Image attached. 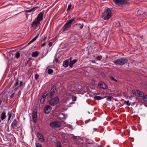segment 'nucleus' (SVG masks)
Listing matches in <instances>:
<instances>
[{"instance_id": "obj_26", "label": "nucleus", "mask_w": 147, "mask_h": 147, "mask_svg": "<svg viewBox=\"0 0 147 147\" xmlns=\"http://www.w3.org/2000/svg\"><path fill=\"white\" fill-rule=\"evenodd\" d=\"M124 103L126 104L128 106H129L131 105V103L129 102V100L125 101Z\"/></svg>"}, {"instance_id": "obj_15", "label": "nucleus", "mask_w": 147, "mask_h": 147, "mask_svg": "<svg viewBox=\"0 0 147 147\" xmlns=\"http://www.w3.org/2000/svg\"><path fill=\"white\" fill-rule=\"evenodd\" d=\"M71 57L70 58V62L69 65L70 67H72L73 65L77 62V60L76 59H74L72 61H71Z\"/></svg>"}, {"instance_id": "obj_46", "label": "nucleus", "mask_w": 147, "mask_h": 147, "mask_svg": "<svg viewBox=\"0 0 147 147\" xmlns=\"http://www.w3.org/2000/svg\"><path fill=\"white\" fill-rule=\"evenodd\" d=\"M46 45V43L45 42L41 45V46L42 47H44V46H45Z\"/></svg>"}, {"instance_id": "obj_41", "label": "nucleus", "mask_w": 147, "mask_h": 147, "mask_svg": "<svg viewBox=\"0 0 147 147\" xmlns=\"http://www.w3.org/2000/svg\"><path fill=\"white\" fill-rule=\"evenodd\" d=\"M72 101H76V97L73 96L72 98Z\"/></svg>"}, {"instance_id": "obj_50", "label": "nucleus", "mask_w": 147, "mask_h": 147, "mask_svg": "<svg viewBox=\"0 0 147 147\" xmlns=\"http://www.w3.org/2000/svg\"><path fill=\"white\" fill-rule=\"evenodd\" d=\"M58 59L57 58H56L55 59V61L56 62H58Z\"/></svg>"}, {"instance_id": "obj_25", "label": "nucleus", "mask_w": 147, "mask_h": 147, "mask_svg": "<svg viewBox=\"0 0 147 147\" xmlns=\"http://www.w3.org/2000/svg\"><path fill=\"white\" fill-rule=\"evenodd\" d=\"M20 56V53L19 52H17L15 55V57L16 58H18Z\"/></svg>"}, {"instance_id": "obj_7", "label": "nucleus", "mask_w": 147, "mask_h": 147, "mask_svg": "<svg viewBox=\"0 0 147 147\" xmlns=\"http://www.w3.org/2000/svg\"><path fill=\"white\" fill-rule=\"evenodd\" d=\"M36 136L40 142L43 143L45 142L44 137L42 134L38 132L36 133Z\"/></svg>"}, {"instance_id": "obj_39", "label": "nucleus", "mask_w": 147, "mask_h": 147, "mask_svg": "<svg viewBox=\"0 0 147 147\" xmlns=\"http://www.w3.org/2000/svg\"><path fill=\"white\" fill-rule=\"evenodd\" d=\"M34 41L32 39L28 44V45H29L30 44L34 42Z\"/></svg>"}, {"instance_id": "obj_47", "label": "nucleus", "mask_w": 147, "mask_h": 147, "mask_svg": "<svg viewBox=\"0 0 147 147\" xmlns=\"http://www.w3.org/2000/svg\"><path fill=\"white\" fill-rule=\"evenodd\" d=\"M39 8V7L37 6V7H34L32 8V9H33L34 10V9H35L36 8Z\"/></svg>"}, {"instance_id": "obj_54", "label": "nucleus", "mask_w": 147, "mask_h": 147, "mask_svg": "<svg viewBox=\"0 0 147 147\" xmlns=\"http://www.w3.org/2000/svg\"><path fill=\"white\" fill-rule=\"evenodd\" d=\"M141 37L142 38H143V36H141Z\"/></svg>"}, {"instance_id": "obj_28", "label": "nucleus", "mask_w": 147, "mask_h": 147, "mask_svg": "<svg viewBox=\"0 0 147 147\" xmlns=\"http://www.w3.org/2000/svg\"><path fill=\"white\" fill-rule=\"evenodd\" d=\"M45 99V98L42 97L40 99V102L41 103H43Z\"/></svg>"}, {"instance_id": "obj_11", "label": "nucleus", "mask_w": 147, "mask_h": 147, "mask_svg": "<svg viewBox=\"0 0 147 147\" xmlns=\"http://www.w3.org/2000/svg\"><path fill=\"white\" fill-rule=\"evenodd\" d=\"M43 18V13L42 12H40L38 15L36 20L40 22V21L42 20Z\"/></svg>"}, {"instance_id": "obj_45", "label": "nucleus", "mask_w": 147, "mask_h": 147, "mask_svg": "<svg viewBox=\"0 0 147 147\" xmlns=\"http://www.w3.org/2000/svg\"><path fill=\"white\" fill-rule=\"evenodd\" d=\"M38 77V75H36L35 76V78L36 80H37Z\"/></svg>"}, {"instance_id": "obj_13", "label": "nucleus", "mask_w": 147, "mask_h": 147, "mask_svg": "<svg viewBox=\"0 0 147 147\" xmlns=\"http://www.w3.org/2000/svg\"><path fill=\"white\" fill-rule=\"evenodd\" d=\"M18 123V122L17 121L16 119H15L11 123V126L12 128L15 129L16 127H17V124Z\"/></svg>"}, {"instance_id": "obj_23", "label": "nucleus", "mask_w": 147, "mask_h": 147, "mask_svg": "<svg viewBox=\"0 0 147 147\" xmlns=\"http://www.w3.org/2000/svg\"><path fill=\"white\" fill-rule=\"evenodd\" d=\"M53 70L52 69H48L47 71V72L48 74H52V73H53Z\"/></svg>"}, {"instance_id": "obj_52", "label": "nucleus", "mask_w": 147, "mask_h": 147, "mask_svg": "<svg viewBox=\"0 0 147 147\" xmlns=\"http://www.w3.org/2000/svg\"><path fill=\"white\" fill-rule=\"evenodd\" d=\"M50 66H49L48 67H47V68H50Z\"/></svg>"}, {"instance_id": "obj_33", "label": "nucleus", "mask_w": 147, "mask_h": 147, "mask_svg": "<svg viewBox=\"0 0 147 147\" xmlns=\"http://www.w3.org/2000/svg\"><path fill=\"white\" fill-rule=\"evenodd\" d=\"M33 10V9L32 8L30 9L26 10V13H29L32 12Z\"/></svg>"}, {"instance_id": "obj_6", "label": "nucleus", "mask_w": 147, "mask_h": 147, "mask_svg": "<svg viewBox=\"0 0 147 147\" xmlns=\"http://www.w3.org/2000/svg\"><path fill=\"white\" fill-rule=\"evenodd\" d=\"M61 125V123L58 121H53L50 123V126L52 128L59 127Z\"/></svg>"}, {"instance_id": "obj_43", "label": "nucleus", "mask_w": 147, "mask_h": 147, "mask_svg": "<svg viewBox=\"0 0 147 147\" xmlns=\"http://www.w3.org/2000/svg\"><path fill=\"white\" fill-rule=\"evenodd\" d=\"M53 45V43L52 42H49L48 44V45L49 47H51Z\"/></svg>"}, {"instance_id": "obj_35", "label": "nucleus", "mask_w": 147, "mask_h": 147, "mask_svg": "<svg viewBox=\"0 0 147 147\" xmlns=\"http://www.w3.org/2000/svg\"><path fill=\"white\" fill-rule=\"evenodd\" d=\"M39 36V34H38L36 35L35 37H34L33 39L35 41L36 39L38 38Z\"/></svg>"}, {"instance_id": "obj_29", "label": "nucleus", "mask_w": 147, "mask_h": 147, "mask_svg": "<svg viewBox=\"0 0 147 147\" xmlns=\"http://www.w3.org/2000/svg\"><path fill=\"white\" fill-rule=\"evenodd\" d=\"M23 82L21 81H20V85L18 87V88H20V87L22 85Z\"/></svg>"}, {"instance_id": "obj_31", "label": "nucleus", "mask_w": 147, "mask_h": 147, "mask_svg": "<svg viewBox=\"0 0 147 147\" xmlns=\"http://www.w3.org/2000/svg\"><path fill=\"white\" fill-rule=\"evenodd\" d=\"M143 100L146 101L147 102V95H145L143 97Z\"/></svg>"}, {"instance_id": "obj_8", "label": "nucleus", "mask_w": 147, "mask_h": 147, "mask_svg": "<svg viewBox=\"0 0 147 147\" xmlns=\"http://www.w3.org/2000/svg\"><path fill=\"white\" fill-rule=\"evenodd\" d=\"M37 111L36 109H34L32 111V117L35 123L37 122Z\"/></svg>"}, {"instance_id": "obj_12", "label": "nucleus", "mask_w": 147, "mask_h": 147, "mask_svg": "<svg viewBox=\"0 0 147 147\" xmlns=\"http://www.w3.org/2000/svg\"><path fill=\"white\" fill-rule=\"evenodd\" d=\"M98 86L99 87L104 89H106L107 86L106 84L102 82H99L98 84Z\"/></svg>"}, {"instance_id": "obj_42", "label": "nucleus", "mask_w": 147, "mask_h": 147, "mask_svg": "<svg viewBox=\"0 0 147 147\" xmlns=\"http://www.w3.org/2000/svg\"><path fill=\"white\" fill-rule=\"evenodd\" d=\"M18 84H19L18 80H17L16 83L15 84V86H17L18 85Z\"/></svg>"}, {"instance_id": "obj_3", "label": "nucleus", "mask_w": 147, "mask_h": 147, "mask_svg": "<svg viewBox=\"0 0 147 147\" xmlns=\"http://www.w3.org/2000/svg\"><path fill=\"white\" fill-rule=\"evenodd\" d=\"M116 4L119 6H121L123 5L127 4L129 2L127 0H113Z\"/></svg>"}, {"instance_id": "obj_49", "label": "nucleus", "mask_w": 147, "mask_h": 147, "mask_svg": "<svg viewBox=\"0 0 147 147\" xmlns=\"http://www.w3.org/2000/svg\"><path fill=\"white\" fill-rule=\"evenodd\" d=\"M14 93H13V94H12L11 95V96H10V97H11V98L13 97V95H14Z\"/></svg>"}, {"instance_id": "obj_5", "label": "nucleus", "mask_w": 147, "mask_h": 147, "mask_svg": "<svg viewBox=\"0 0 147 147\" xmlns=\"http://www.w3.org/2000/svg\"><path fill=\"white\" fill-rule=\"evenodd\" d=\"M59 101V98L57 96H56L51 99L49 101V104L51 106H54L57 104Z\"/></svg>"}, {"instance_id": "obj_21", "label": "nucleus", "mask_w": 147, "mask_h": 147, "mask_svg": "<svg viewBox=\"0 0 147 147\" xmlns=\"http://www.w3.org/2000/svg\"><path fill=\"white\" fill-rule=\"evenodd\" d=\"M49 92L48 91H47L43 94L42 97L46 98V96L49 94Z\"/></svg>"}, {"instance_id": "obj_44", "label": "nucleus", "mask_w": 147, "mask_h": 147, "mask_svg": "<svg viewBox=\"0 0 147 147\" xmlns=\"http://www.w3.org/2000/svg\"><path fill=\"white\" fill-rule=\"evenodd\" d=\"M107 99L108 100H111V96H109L107 98Z\"/></svg>"}, {"instance_id": "obj_53", "label": "nucleus", "mask_w": 147, "mask_h": 147, "mask_svg": "<svg viewBox=\"0 0 147 147\" xmlns=\"http://www.w3.org/2000/svg\"><path fill=\"white\" fill-rule=\"evenodd\" d=\"M92 63H93L94 62V61H92Z\"/></svg>"}, {"instance_id": "obj_48", "label": "nucleus", "mask_w": 147, "mask_h": 147, "mask_svg": "<svg viewBox=\"0 0 147 147\" xmlns=\"http://www.w3.org/2000/svg\"><path fill=\"white\" fill-rule=\"evenodd\" d=\"M46 39H47V37H44L43 38L42 40H46Z\"/></svg>"}, {"instance_id": "obj_27", "label": "nucleus", "mask_w": 147, "mask_h": 147, "mask_svg": "<svg viewBox=\"0 0 147 147\" xmlns=\"http://www.w3.org/2000/svg\"><path fill=\"white\" fill-rule=\"evenodd\" d=\"M137 90H132V93L134 94L137 96Z\"/></svg>"}, {"instance_id": "obj_16", "label": "nucleus", "mask_w": 147, "mask_h": 147, "mask_svg": "<svg viewBox=\"0 0 147 147\" xmlns=\"http://www.w3.org/2000/svg\"><path fill=\"white\" fill-rule=\"evenodd\" d=\"M63 65L64 67H67L69 65L68 60H66L63 61Z\"/></svg>"}, {"instance_id": "obj_9", "label": "nucleus", "mask_w": 147, "mask_h": 147, "mask_svg": "<svg viewBox=\"0 0 147 147\" xmlns=\"http://www.w3.org/2000/svg\"><path fill=\"white\" fill-rule=\"evenodd\" d=\"M40 23V22L36 19L32 23L31 26L32 28H35L38 27Z\"/></svg>"}, {"instance_id": "obj_40", "label": "nucleus", "mask_w": 147, "mask_h": 147, "mask_svg": "<svg viewBox=\"0 0 147 147\" xmlns=\"http://www.w3.org/2000/svg\"><path fill=\"white\" fill-rule=\"evenodd\" d=\"M34 41L32 39L28 44V45H29L30 44L34 42Z\"/></svg>"}, {"instance_id": "obj_20", "label": "nucleus", "mask_w": 147, "mask_h": 147, "mask_svg": "<svg viewBox=\"0 0 147 147\" xmlns=\"http://www.w3.org/2000/svg\"><path fill=\"white\" fill-rule=\"evenodd\" d=\"M103 98V97L100 96H96L94 97V99L96 100H100Z\"/></svg>"}, {"instance_id": "obj_22", "label": "nucleus", "mask_w": 147, "mask_h": 147, "mask_svg": "<svg viewBox=\"0 0 147 147\" xmlns=\"http://www.w3.org/2000/svg\"><path fill=\"white\" fill-rule=\"evenodd\" d=\"M7 115L8 116V120L9 121L11 117V111L8 112Z\"/></svg>"}, {"instance_id": "obj_18", "label": "nucleus", "mask_w": 147, "mask_h": 147, "mask_svg": "<svg viewBox=\"0 0 147 147\" xmlns=\"http://www.w3.org/2000/svg\"><path fill=\"white\" fill-rule=\"evenodd\" d=\"M137 96L139 95L140 97H142L144 96V93L138 90L137 92Z\"/></svg>"}, {"instance_id": "obj_4", "label": "nucleus", "mask_w": 147, "mask_h": 147, "mask_svg": "<svg viewBox=\"0 0 147 147\" xmlns=\"http://www.w3.org/2000/svg\"><path fill=\"white\" fill-rule=\"evenodd\" d=\"M111 13L110 9L109 8H107L105 11L103 15V16H104V20H107L109 19L111 17Z\"/></svg>"}, {"instance_id": "obj_1", "label": "nucleus", "mask_w": 147, "mask_h": 147, "mask_svg": "<svg viewBox=\"0 0 147 147\" xmlns=\"http://www.w3.org/2000/svg\"><path fill=\"white\" fill-rule=\"evenodd\" d=\"M128 59L126 58H121L113 61V62L116 65H122L126 63Z\"/></svg>"}, {"instance_id": "obj_17", "label": "nucleus", "mask_w": 147, "mask_h": 147, "mask_svg": "<svg viewBox=\"0 0 147 147\" xmlns=\"http://www.w3.org/2000/svg\"><path fill=\"white\" fill-rule=\"evenodd\" d=\"M6 113L5 112H3L1 114V119L2 120H3L6 118Z\"/></svg>"}, {"instance_id": "obj_10", "label": "nucleus", "mask_w": 147, "mask_h": 147, "mask_svg": "<svg viewBox=\"0 0 147 147\" xmlns=\"http://www.w3.org/2000/svg\"><path fill=\"white\" fill-rule=\"evenodd\" d=\"M52 109V107L51 106L49 105H46L44 108V112L46 114L49 113Z\"/></svg>"}, {"instance_id": "obj_34", "label": "nucleus", "mask_w": 147, "mask_h": 147, "mask_svg": "<svg viewBox=\"0 0 147 147\" xmlns=\"http://www.w3.org/2000/svg\"><path fill=\"white\" fill-rule=\"evenodd\" d=\"M78 25L80 26L79 27V28L80 29H81L83 28L84 25L83 24H78Z\"/></svg>"}, {"instance_id": "obj_51", "label": "nucleus", "mask_w": 147, "mask_h": 147, "mask_svg": "<svg viewBox=\"0 0 147 147\" xmlns=\"http://www.w3.org/2000/svg\"><path fill=\"white\" fill-rule=\"evenodd\" d=\"M1 103H2V101L0 100V105H1Z\"/></svg>"}, {"instance_id": "obj_24", "label": "nucleus", "mask_w": 147, "mask_h": 147, "mask_svg": "<svg viewBox=\"0 0 147 147\" xmlns=\"http://www.w3.org/2000/svg\"><path fill=\"white\" fill-rule=\"evenodd\" d=\"M36 147H42V145L39 143H37L35 144Z\"/></svg>"}, {"instance_id": "obj_19", "label": "nucleus", "mask_w": 147, "mask_h": 147, "mask_svg": "<svg viewBox=\"0 0 147 147\" xmlns=\"http://www.w3.org/2000/svg\"><path fill=\"white\" fill-rule=\"evenodd\" d=\"M38 53L37 51L34 52L32 54V56L33 57H36L38 55Z\"/></svg>"}, {"instance_id": "obj_38", "label": "nucleus", "mask_w": 147, "mask_h": 147, "mask_svg": "<svg viewBox=\"0 0 147 147\" xmlns=\"http://www.w3.org/2000/svg\"><path fill=\"white\" fill-rule=\"evenodd\" d=\"M34 41L32 39L28 44V45H29L30 44L34 42Z\"/></svg>"}, {"instance_id": "obj_2", "label": "nucleus", "mask_w": 147, "mask_h": 147, "mask_svg": "<svg viewBox=\"0 0 147 147\" xmlns=\"http://www.w3.org/2000/svg\"><path fill=\"white\" fill-rule=\"evenodd\" d=\"M75 18H73L70 20H68L67 22L63 26V31L67 30L68 28L71 26L73 22L75 20Z\"/></svg>"}, {"instance_id": "obj_14", "label": "nucleus", "mask_w": 147, "mask_h": 147, "mask_svg": "<svg viewBox=\"0 0 147 147\" xmlns=\"http://www.w3.org/2000/svg\"><path fill=\"white\" fill-rule=\"evenodd\" d=\"M56 89V86L55 85H53L52 86L51 90L50 95L51 97L53 95V93L55 92Z\"/></svg>"}, {"instance_id": "obj_36", "label": "nucleus", "mask_w": 147, "mask_h": 147, "mask_svg": "<svg viewBox=\"0 0 147 147\" xmlns=\"http://www.w3.org/2000/svg\"><path fill=\"white\" fill-rule=\"evenodd\" d=\"M57 147H62L61 143L59 142H57Z\"/></svg>"}, {"instance_id": "obj_37", "label": "nucleus", "mask_w": 147, "mask_h": 147, "mask_svg": "<svg viewBox=\"0 0 147 147\" xmlns=\"http://www.w3.org/2000/svg\"><path fill=\"white\" fill-rule=\"evenodd\" d=\"M102 58V57L101 56H98L97 57V59L98 60H100Z\"/></svg>"}, {"instance_id": "obj_32", "label": "nucleus", "mask_w": 147, "mask_h": 147, "mask_svg": "<svg viewBox=\"0 0 147 147\" xmlns=\"http://www.w3.org/2000/svg\"><path fill=\"white\" fill-rule=\"evenodd\" d=\"M71 3L69 4L68 5L67 8V11H68L70 10V9L71 8Z\"/></svg>"}, {"instance_id": "obj_30", "label": "nucleus", "mask_w": 147, "mask_h": 147, "mask_svg": "<svg viewBox=\"0 0 147 147\" xmlns=\"http://www.w3.org/2000/svg\"><path fill=\"white\" fill-rule=\"evenodd\" d=\"M110 78L113 81L117 82V81L113 76H110Z\"/></svg>"}]
</instances>
